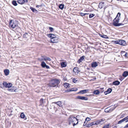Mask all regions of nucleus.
Listing matches in <instances>:
<instances>
[{
    "label": "nucleus",
    "mask_w": 128,
    "mask_h": 128,
    "mask_svg": "<svg viewBox=\"0 0 128 128\" xmlns=\"http://www.w3.org/2000/svg\"><path fill=\"white\" fill-rule=\"evenodd\" d=\"M127 120L128 119V116L126 117Z\"/></svg>",
    "instance_id": "59"
},
{
    "label": "nucleus",
    "mask_w": 128,
    "mask_h": 128,
    "mask_svg": "<svg viewBox=\"0 0 128 128\" xmlns=\"http://www.w3.org/2000/svg\"><path fill=\"white\" fill-rule=\"evenodd\" d=\"M123 115H122L121 116H122V117H123Z\"/></svg>",
    "instance_id": "62"
},
{
    "label": "nucleus",
    "mask_w": 128,
    "mask_h": 128,
    "mask_svg": "<svg viewBox=\"0 0 128 128\" xmlns=\"http://www.w3.org/2000/svg\"><path fill=\"white\" fill-rule=\"evenodd\" d=\"M41 65L42 66L43 68L45 67L46 65V63L44 62H42Z\"/></svg>",
    "instance_id": "32"
},
{
    "label": "nucleus",
    "mask_w": 128,
    "mask_h": 128,
    "mask_svg": "<svg viewBox=\"0 0 128 128\" xmlns=\"http://www.w3.org/2000/svg\"><path fill=\"white\" fill-rule=\"evenodd\" d=\"M42 5H37L36 6V7L37 8H38L39 7H42Z\"/></svg>",
    "instance_id": "52"
},
{
    "label": "nucleus",
    "mask_w": 128,
    "mask_h": 128,
    "mask_svg": "<svg viewBox=\"0 0 128 128\" xmlns=\"http://www.w3.org/2000/svg\"><path fill=\"white\" fill-rule=\"evenodd\" d=\"M104 2H100L99 4L98 8L100 9L102 8L104 6Z\"/></svg>",
    "instance_id": "21"
},
{
    "label": "nucleus",
    "mask_w": 128,
    "mask_h": 128,
    "mask_svg": "<svg viewBox=\"0 0 128 128\" xmlns=\"http://www.w3.org/2000/svg\"><path fill=\"white\" fill-rule=\"evenodd\" d=\"M122 121H123V122H124V121H125V120L124 119V118L123 119H122Z\"/></svg>",
    "instance_id": "55"
},
{
    "label": "nucleus",
    "mask_w": 128,
    "mask_h": 128,
    "mask_svg": "<svg viewBox=\"0 0 128 128\" xmlns=\"http://www.w3.org/2000/svg\"><path fill=\"white\" fill-rule=\"evenodd\" d=\"M119 44L123 46H125L126 44L125 41L122 40H119Z\"/></svg>",
    "instance_id": "9"
},
{
    "label": "nucleus",
    "mask_w": 128,
    "mask_h": 128,
    "mask_svg": "<svg viewBox=\"0 0 128 128\" xmlns=\"http://www.w3.org/2000/svg\"><path fill=\"white\" fill-rule=\"evenodd\" d=\"M30 9H31L32 12H36L37 11L36 10L32 7H30Z\"/></svg>",
    "instance_id": "33"
},
{
    "label": "nucleus",
    "mask_w": 128,
    "mask_h": 128,
    "mask_svg": "<svg viewBox=\"0 0 128 128\" xmlns=\"http://www.w3.org/2000/svg\"><path fill=\"white\" fill-rule=\"evenodd\" d=\"M122 76L124 77H126L128 76V72L125 71L123 73Z\"/></svg>",
    "instance_id": "22"
},
{
    "label": "nucleus",
    "mask_w": 128,
    "mask_h": 128,
    "mask_svg": "<svg viewBox=\"0 0 128 128\" xmlns=\"http://www.w3.org/2000/svg\"><path fill=\"white\" fill-rule=\"evenodd\" d=\"M80 71L79 70L78 68L77 67H74L73 70V71L75 74H78Z\"/></svg>",
    "instance_id": "12"
},
{
    "label": "nucleus",
    "mask_w": 128,
    "mask_h": 128,
    "mask_svg": "<svg viewBox=\"0 0 128 128\" xmlns=\"http://www.w3.org/2000/svg\"><path fill=\"white\" fill-rule=\"evenodd\" d=\"M112 89L111 88H108L106 91L104 92V94H105L106 95L112 92Z\"/></svg>",
    "instance_id": "15"
},
{
    "label": "nucleus",
    "mask_w": 128,
    "mask_h": 128,
    "mask_svg": "<svg viewBox=\"0 0 128 128\" xmlns=\"http://www.w3.org/2000/svg\"><path fill=\"white\" fill-rule=\"evenodd\" d=\"M20 117L21 118H24L25 117V115L24 114L23 112H22L20 114Z\"/></svg>",
    "instance_id": "37"
},
{
    "label": "nucleus",
    "mask_w": 128,
    "mask_h": 128,
    "mask_svg": "<svg viewBox=\"0 0 128 128\" xmlns=\"http://www.w3.org/2000/svg\"><path fill=\"white\" fill-rule=\"evenodd\" d=\"M50 86H56V80H52L50 82Z\"/></svg>",
    "instance_id": "7"
},
{
    "label": "nucleus",
    "mask_w": 128,
    "mask_h": 128,
    "mask_svg": "<svg viewBox=\"0 0 128 128\" xmlns=\"http://www.w3.org/2000/svg\"><path fill=\"white\" fill-rule=\"evenodd\" d=\"M26 118H25L24 119L25 120H26Z\"/></svg>",
    "instance_id": "64"
},
{
    "label": "nucleus",
    "mask_w": 128,
    "mask_h": 128,
    "mask_svg": "<svg viewBox=\"0 0 128 128\" xmlns=\"http://www.w3.org/2000/svg\"><path fill=\"white\" fill-rule=\"evenodd\" d=\"M50 42H52L53 43H55L56 42V38L55 37L54 38H52V39H51L50 40Z\"/></svg>",
    "instance_id": "28"
},
{
    "label": "nucleus",
    "mask_w": 128,
    "mask_h": 128,
    "mask_svg": "<svg viewBox=\"0 0 128 128\" xmlns=\"http://www.w3.org/2000/svg\"><path fill=\"white\" fill-rule=\"evenodd\" d=\"M44 60L45 61H46L47 60H48L49 61H50L51 60V59L47 57H46L44 58Z\"/></svg>",
    "instance_id": "35"
},
{
    "label": "nucleus",
    "mask_w": 128,
    "mask_h": 128,
    "mask_svg": "<svg viewBox=\"0 0 128 128\" xmlns=\"http://www.w3.org/2000/svg\"><path fill=\"white\" fill-rule=\"evenodd\" d=\"M64 5L62 4H60L58 6L59 8L62 10L64 8Z\"/></svg>",
    "instance_id": "27"
},
{
    "label": "nucleus",
    "mask_w": 128,
    "mask_h": 128,
    "mask_svg": "<svg viewBox=\"0 0 128 128\" xmlns=\"http://www.w3.org/2000/svg\"><path fill=\"white\" fill-rule=\"evenodd\" d=\"M125 51H122L121 52V56H124V54H125Z\"/></svg>",
    "instance_id": "39"
},
{
    "label": "nucleus",
    "mask_w": 128,
    "mask_h": 128,
    "mask_svg": "<svg viewBox=\"0 0 128 128\" xmlns=\"http://www.w3.org/2000/svg\"><path fill=\"white\" fill-rule=\"evenodd\" d=\"M49 29L51 32H52L53 30V28L51 27H49Z\"/></svg>",
    "instance_id": "47"
},
{
    "label": "nucleus",
    "mask_w": 128,
    "mask_h": 128,
    "mask_svg": "<svg viewBox=\"0 0 128 128\" xmlns=\"http://www.w3.org/2000/svg\"><path fill=\"white\" fill-rule=\"evenodd\" d=\"M10 26L12 28H14L18 26V22L16 20L14 21L11 20L10 21Z\"/></svg>",
    "instance_id": "3"
},
{
    "label": "nucleus",
    "mask_w": 128,
    "mask_h": 128,
    "mask_svg": "<svg viewBox=\"0 0 128 128\" xmlns=\"http://www.w3.org/2000/svg\"><path fill=\"white\" fill-rule=\"evenodd\" d=\"M88 91V90H81L79 92H78V94H85L86 93H87Z\"/></svg>",
    "instance_id": "14"
},
{
    "label": "nucleus",
    "mask_w": 128,
    "mask_h": 128,
    "mask_svg": "<svg viewBox=\"0 0 128 128\" xmlns=\"http://www.w3.org/2000/svg\"><path fill=\"white\" fill-rule=\"evenodd\" d=\"M76 98L78 99L85 100H88V98H87L84 96H78L76 97Z\"/></svg>",
    "instance_id": "8"
},
{
    "label": "nucleus",
    "mask_w": 128,
    "mask_h": 128,
    "mask_svg": "<svg viewBox=\"0 0 128 128\" xmlns=\"http://www.w3.org/2000/svg\"><path fill=\"white\" fill-rule=\"evenodd\" d=\"M124 119L125 120H127L126 119V117L125 118H124Z\"/></svg>",
    "instance_id": "58"
},
{
    "label": "nucleus",
    "mask_w": 128,
    "mask_h": 128,
    "mask_svg": "<svg viewBox=\"0 0 128 128\" xmlns=\"http://www.w3.org/2000/svg\"><path fill=\"white\" fill-rule=\"evenodd\" d=\"M38 60L40 61H42L43 60H44V58H38Z\"/></svg>",
    "instance_id": "51"
},
{
    "label": "nucleus",
    "mask_w": 128,
    "mask_h": 128,
    "mask_svg": "<svg viewBox=\"0 0 128 128\" xmlns=\"http://www.w3.org/2000/svg\"><path fill=\"white\" fill-rule=\"evenodd\" d=\"M64 87L66 88H68L70 87L69 84L66 82L64 83Z\"/></svg>",
    "instance_id": "29"
},
{
    "label": "nucleus",
    "mask_w": 128,
    "mask_h": 128,
    "mask_svg": "<svg viewBox=\"0 0 128 128\" xmlns=\"http://www.w3.org/2000/svg\"><path fill=\"white\" fill-rule=\"evenodd\" d=\"M105 119H102L98 120L96 121L95 124L97 125L99 124H102L104 123Z\"/></svg>",
    "instance_id": "5"
},
{
    "label": "nucleus",
    "mask_w": 128,
    "mask_h": 128,
    "mask_svg": "<svg viewBox=\"0 0 128 128\" xmlns=\"http://www.w3.org/2000/svg\"><path fill=\"white\" fill-rule=\"evenodd\" d=\"M48 37L50 38L51 39H52V38H53L56 37L55 36L54 34H48Z\"/></svg>",
    "instance_id": "20"
},
{
    "label": "nucleus",
    "mask_w": 128,
    "mask_h": 128,
    "mask_svg": "<svg viewBox=\"0 0 128 128\" xmlns=\"http://www.w3.org/2000/svg\"><path fill=\"white\" fill-rule=\"evenodd\" d=\"M80 16H84V14L82 12L80 13Z\"/></svg>",
    "instance_id": "49"
},
{
    "label": "nucleus",
    "mask_w": 128,
    "mask_h": 128,
    "mask_svg": "<svg viewBox=\"0 0 128 128\" xmlns=\"http://www.w3.org/2000/svg\"><path fill=\"white\" fill-rule=\"evenodd\" d=\"M40 102L41 104H42L44 103L43 102V99L42 98L40 99Z\"/></svg>",
    "instance_id": "46"
},
{
    "label": "nucleus",
    "mask_w": 128,
    "mask_h": 128,
    "mask_svg": "<svg viewBox=\"0 0 128 128\" xmlns=\"http://www.w3.org/2000/svg\"><path fill=\"white\" fill-rule=\"evenodd\" d=\"M120 12L118 13L117 15V16H116V19H117L118 18H117L118 16H119V17H119L120 16Z\"/></svg>",
    "instance_id": "45"
},
{
    "label": "nucleus",
    "mask_w": 128,
    "mask_h": 128,
    "mask_svg": "<svg viewBox=\"0 0 128 128\" xmlns=\"http://www.w3.org/2000/svg\"><path fill=\"white\" fill-rule=\"evenodd\" d=\"M95 16V14H90L89 15V18H92L93 17Z\"/></svg>",
    "instance_id": "41"
},
{
    "label": "nucleus",
    "mask_w": 128,
    "mask_h": 128,
    "mask_svg": "<svg viewBox=\"0 0 128 128\" xmlns=\"http://www.w3.org/2000/svg\"><path fill=\"white\" fill-rule=\"evenodd\" d=\"M93 93L94 94L98 95L100 93V92L98 90H96L94 91Z\"/></svg>",
    "instance_id": "30"
},
{
    "label": "nucleus",
    "mask_w": 128,
    "mask_h": 128,
    "mask_svg": "<svg viewBox=\"0 0 128 128\" xmlns=\"http://www.w3.org/2000/svg\"><path fill=\"white\" fill-rule=\"evenodd\" d=\"M128 122V120H127V121H126V122Z\"/></svg>",
    "instance_id": "63"
},
{
    "label": "nucleus",
    "mask_w": 128,
    "mask_h": 128,
    "mask_svg": "<svg viewBox=\"0 0 128 128\" xmlns=\"http://www.w3.org/2000/svg\"><path fill=\"white\" fill-rule=\"evenodd\" d=\"M0 87L2 88H4L5 87V86H4V84H3V83H0Z\"/></svg>",
    "instance_id": "43"
},
{
    "label": "nucleus",
    "mask_w": 128,
    "mask_h": 128,
    "mask_svg": "<svg viewBox=\"0 0 128 128\" xmlns=\"http://www.w3.org/2000/svg\"><path fill=\"white\" fill-rule=\"evenodd\" d=\"M104 88H101V89L102 90H103V89H104Z\"/></svg>",
    "instance_id": "60"
},
{
    "label": "nucleus",
    "mask_w": 128,
    "mask_h": 128,
    "mask_svg": "<svg viewBox=\"0 0 128 128\" xmlns=\"http://www.w3.org/2000/svg\"><path fill=\"white\" fill-rule=\"evenodd\" d=\"M109 124H106L102 128H109Z\"/></svg>",
    "instance_id": "38"
},
{
    "label": "nucleus",
    "mask_w": 128,
    "mask_h": 128,
    "mask_svg": "<svg viewBox=\"0 0 128 128\" xmlns=\"http://www.w3.org/2000/svg\"><path fill=\"white\" fill-rule=\"evenodd\" d=\"M122 121H123V122H124V121H125V120L124 119V118L123 119H122Z\"/></svg>",
    "instance_id": "56"
},
{
    "label": "nucleus",
    "mask_w": 128,
    "mask_h": 128,
    "mask_svg": "<svg viewBox=\"0 0 128 128\" xmlns=\"http://www.w3.org/2000/svg\"><path fill=\"white\" fill-rule=\"evenodd\" d=\"M84 58L85 56H81L80 58L78 60V63H80V62H81L84 60Z\"/></svg>",
    "instance_id": "16"
},
{
    "label": "nucleus",
    "mask_w": 128,
    "mask_h": 128,
    "mask_svg": "<svg viewBox=\"0 0 128 128\" xmlns=\"http://www.w3.org/2000/svg\"><path fill=\"white\" fill-rule=\"evenodd\" d=\"M45 67H46L47 68H49V66L46 65Z\"/></svg>",
    "instance_id": "53"
},
{
    "label": "nucleus",
    "mask_w": 128,
    "mask_h": 128,
    "mask_svg": "<svg viewBox=\"0 0 128 128\" xmlns=\"http://www.w3.org/2000/svg\"><path fill=\"white\" fill-rule=\"evenodd\" d=\"M4 72L5 74V75L6 76L8 75L9 73V70L8 69H6L4 70Z\"/></svg>",
    "instance_id": "24"
},
{
    "label": "nucleus",
    "mask_w": 128,
    "mask_h": 128,
    "mask_svg": "<svg viewBox=\"0 0 128 128\" xmlns=\"http://www.w3.org/2000/svg\"><path fill=\"white\" fill-rule=\"evenodd\" d=\"M3 84L4 86L6 88H10L12 86V83H7V82H3Z\"/></svg>",
    "instance_id": "4"
},
{
    "label": "nucleus",
    "mask_w": 128,
    "mask_h": 128,
    "mask_svg": "<svg viewBox=\"0 0 128 128\" xmlns=\"http://www.w3.org/2000/svg\"><path fill=\"white\" fill-rule=\"evenodd\" d=\"M25 35H24V36H23L24 37H25Z\"/></svg>",
    "instance_id": "61"
},
{
    "label": "nucleus",
    "mask_w": 128,
    "mask_h": 128,
    "mask_svg": "<svg viewBox=\"0 0 128 128\" xmlns=\"http://www.w3.org/2000/svg\"><path fill=\"white\" fill-rule=\"evenodd\" d=\"M95 122H93L90 124H88L86 125V126L87 127H89L93 125H96V124H95Z\"/></svg>",
    "instance_id": "23"
},
{
    "label": "nucleus",
    "mask_w": 128,
    "mask_h": 128,
    "mask_svg": "<svg viewBox=\"0 0 128 128\" xmlns=\"http://www.w3.org/2000/svg\"><path fill=\"white\" fill-rule=\"evenodd\" d=\"M56 104L60 107H62V102L59 101L56 102Z\"/></svg>",
    "instance_id": "19"
},
{
    "label": "nucleus",
    "mask_w": 128,
    "mask_h": 128,
    "mask_svg": "<svg viewBox=\"0 0 128 128\" xmlns=\"http://www.w3.org/2000/svg\"><path fill=\"white\" fill-rule=\"evenodd\" d=\"M119 40H116L113 41L112 42H113V43L114 44H119Z\"/></svg>",
    "instance_id": "36"
},
{
    "label": "nucleus",
    "mask_w": 128,
    "mask_h": 128,
    "mask_svg": "<svg viewBox=\"0 0 128 128\" xmlns=\"http://www.w3.org/2000/svg\"><path fill=\"white\" fill-rule=\"evenodd\" d=\"M99 35L100 37L104 38H105L106 39H108V37L107 35H105L104 34H100Z\"/></svg>",
    "instance_id": "25"
},
{
    "label": "nucleus",
    "mask_w": 128,
    "mask_h": 128,
    "mask_svg": "<svg viewBox=\"0 0 128 128\" xmlns=\"http://www.w3.org/2000/svg\"><path fill=\"white\" fill-rule=\"evenodd\" d=\"M122 122H123V121H122V120H121L118 122V124H121Z\"/></svg>",
    "instance_id": "50"
},
{
    "label": "nucleus",
    "mask_w": 128,
    "mask_h": 128,
    "mask_svg": "<svg viewBox=\"0 0 128 128\" xmlns=\"http://www.w3.org/2000/svg\"><path fill=\"white\" fill-rule=\"evenodd\" d=\"M90 120L91 119L90 118L88 117L86 118L85 119V121L84 122V123H85L86 121H87V122H88V121Z\"/></svg>",
    "instance_id": "40"
},
{
    "label": "nucleus",
    "mask_w": 128,
    "mask_h": 128,
    "mask_svg": "<svg viewBox=\"0 0 128 128\" xmlns=\"http://www.w3.org/2000/svg\"><path fill=\"white\" fill-rule=\"evenodd\" d=\"M125 127L126 128L128 127V124L125 126Z\"/></svg>",
    "instance_id": "54"
},
{
    "label": "nucleus",
    "mask_w": 128,
    "mask_h": 128,
    "mask_svg": "<svg viewBox=\"0 0 128 128\" xmlns=\"http://www.w3.org/2000/svg\"><path fill=\"white\" fill-rule=\"evenodd\" d=\"M72 81L74 83H76L77 81V80H76L74 78L73 79Z\"/></svg>",
    "instance_id": "48"
},
{
    "label": "nucleus",
    "mask_w": 128,
    "mask_h": 128,
    "mask_svg": "<svg viewBox=\"0 0 128 128\" xmlns=\"http://www.w3.org/2000/svg\"><path fill=\"white\" fill-rule=\"evenodd\" d=\"M84 16L86 15H87V14H87V13H84Z\"/></svg>",
    "instance_id": "57"
},
{
    "label": "nucleus",
    "mask_w": 128,
    "mask_h": 128,
    "mask_svg": "<svg viewBox=\"0 0 128 128\" xmlns=\"http://www.w3.org/2000/svg\"><path fill=\"white\" fill-rule=\"evenodd\" d=\"M128 54L127 52H125L124 56L126 58H128Z\"/></svg>",
    "instance_id": "42"
},
{
    "label": "nucleus",
    "mask_w": 128,
    "mask_h": 128,
    "mask_svg": "<svg viewBox=\"0 0 128 128\" xmlns=\"http://www.w3.org/2000/svg\"><path fill=\"white\" fill-rule=\"evenodd\" d=\"M119 17L116 19L115 18L113 20V22L112 24L114 26H118L120 25H123L124 24L122 23H118L119 22Z\"/></svg>",
    "instance_id": "2"
},
{
    "label": "nucleus",
    "mask_w": 128,
    "mask_h": 128,
    "mask_svg": "<svg viewBox=\"0 0 128 128\" xmlns=\"http://www.w3.org/2000/svg\"><path fill=\"white\" fill-rule=\"evenodd\" d=\"M115 108H112L110 109H109L108 108H107L105 109L104 111L106 112H111Z\"/></svg>",
    "instance_id": "10"
},
{
    "label": "nucleus",
    "mask_w": 128,
    "mask_h": 128,
    "mask_svg": "<svg viewBox=\"0 0 128 128\" xmlns=\"http://www.w3.org/2000/svg\"><path fill=\"white\" fill-rule=\"evenodd\" d=\"M78 89L77 88H73L71 89H68L67 90V91L68 92H70L71 91H76Z\"/></svg>",
    "instance_id": "17"
},
{
    "label": "nucleus",
    "mask_w": 128,
    "mask_h": 128,
    "mask_svg": "<svg viewBox=\"0 0 128 128\" xmlns=\"http://www.w3.org/2000/svg\"><path fill=\"white\" fill-rule=\"evenodd\" d=\"M120 12L118 13L117 15V16H116V19H117L118 18H117L118 16H119V17H119L120 16Z\"/></svg>",
    "instance_id": "44"
},
{
    "label": "nucleus",
    "mask_w": 128,
    "mask_h": 128,
    "mask_svg": "<svg viewBox=\"0 0 128 128\" xmlns=\"http://www.w3.org/2000/svg\"><path fill=\"white\" fill-rule=\"evenodd\" d=\"M98 66V64L97 62H92L91 64V67L93 68H95L97 66Z\"/></svg>",
    "instance_id": "13"
},
{
    "label": "nucleus",
    "mask_w": 128,
    "mask_h": 128,
    "mask_svg": "<svg viewBox=\"0 0 128 128\" xmlns=\"http://www.w3.org/2000/svg\"><path fill=\"white\" fill-rule=\"evenodd\" d=\"M70 122H71L74 126L77 124L78 123V120L75 117L72 116H70L69 118Z\"/></svg>",
    "instance_id": "1"
},
{
    "label": "nucleus",
    "mask_w": 128,
    "mask_h": 128,
    "mask_svg": "<svg viewBox=\"0 0 128 128\" xmlns=\"http://www.w3.org/2000/svg\"><path fill=\"white\" fill-rule=\"evenodd\" d=\"M12 4L14 6H16L17 5V3L16 1L14 0L12 2Z\"/></svg>",
    "instance_id": "34"
},
{
    "label": "nucleus",
    "mask_w": 128,
    "mask_h": 128,
    "mask_svg": "<svg viewBox=\"0 0 128 128\" xmlns=\"http://www.w3.org/2000/svg\"><path fill=\"white\" fill-rule=\"evenodd\" d=\"M7 90L10 92H18L17 90V88L14 86L12 87L11 88L8 89Z\"/></svg>",
    "instance_id": "6"
},
{
    "label": "nucleus",
    "mask_w": 128,
    "mask_h": 128,
    "mask_svg": "<svg viewBox=\"0 0 128 128\" xmlns=\"http://www.w3.org/2000/svg\"><path fill=\"white\" fill-rule=\"evenodd\" d=\"M60 80L56 79V88L57 87H60V85L58 86V84L60 82Z\"/></svg>",
    "instance_id": "31"
},
{
    "label": "nucleus",
    "mask_w": 128,
    "mask_h": 128,
    "mask_svg": "<svg viewBox=\"0 0 128 128\" xmlns=\"http://www.w3.org/2000/svg\"><path fill=\"white\" fill-rule=\"evenodd\" d=\"M27 0H17V2L20 4H22L24 3L28 2Z\"/></svg>",
    "instance_id": "11"
},
{
    "label": "nucleus",
    "mask_w": 128,
    "mask_h": 128,
    "mask_svg": "<svg viewBox=\"0 0 128 128\" xmlns=\"http://www.w3.org/2000/svg\"><path fill=\"white\" fill-rule=\"evenodd\" d=\"M61 65L62 68L65 67L66 66V64L64 62H62L61 63Z\"/></svg>",
    "instance_id": "26"
},
{
    "label": "nucleus",
    "mask_w": 128,
    "mask_h": 128,
    "mask_svg": "<svg viewBox=\"0 0 128 128\" xmlns=\"http://www.w3.org/2000/svg\"><path fill=\"white\" fill-rule=\"evenodd\" d=\"M120 84V82L118 80H116L114 81L113 83L112 84L114 85L117 86L119 85Z\"/></svg>",
    "instance_id": "18"
}]
</instances>
